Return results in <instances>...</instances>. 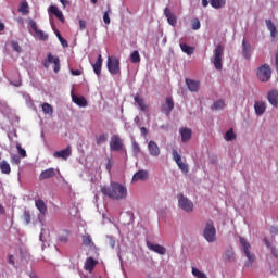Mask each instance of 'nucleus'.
Wrapping results in <instances>:
<instances>
[{
	"instance_id": "obj_40",
	"label": "nucleus",
	"mask_w": 278,
	"mask_h": 278,
	"mask_svg": "<svg viewBox=\"0 0 278 278\" xmlns=\"http://www.w3.org/2000/svg\"><path fill=\"white\" fill-rule=\"evenodd\" d=\"M54 34H55L56 38H59V41L61 42L62 47H64V48L68 47V41H66V39H64V37H62V34H60V30L55 29Z\"/></svg>"
},
{
	"instance_id": "obj_56",
	"label": "nucleus",
	"mask_w": 278,
	"mask_h": 278,
	"mask_svg": "<svg viewBox=\"0 0 278 278\" xmlns=\"http://www.w3.org/2000/svg\"><path fill=\"white\" fill-rule=\"evenodd\" d=\"M59 240H60V242H68V237L62 235V236L59 237Z\"/></svg>"
},
{
	"instance_id": "obj_43",
	"label": "nucleus",
	"mask_w": 278,
	"mask_h": 278,
	"mask_svg": "<svg viewBox=\"0 0 278 278\" xmlns=\"http://www.w3.org/2000/svg\"><path fill=\"white\" fill-rule=\"evenodd\" d=\"M191 27H192L193 31L201 29V21H199V18H193L191 21Z\"/></svg>"
},
{
	"instance_id": "obj_27",
	"label": "nucleus",
	"mask_w": 278,
	"mask_h": 278,
	"mask_svg": "<svg viewBox=\"0 0 278 278\" xmlns=\"http://www.w3.org/2000/svg\"><path fill=\"white\" fill-rule=\"evenodd\" d=\"M254 110L258 116H262L266 112V104L264 102H255Z\"/></svg>"
},
{
	"instance_id": "obj_59",
	"label": "nucleus",
	"mask_w": 278,
	"mask_h": 278,
	"mask_svg": "<svg viewBox=\"0 0 278 278\" xmlns=\"http://www.w3.org/2000/svg\"><path fill=\"white\" fill-rule=\"evenodd\" d=\"M202 5H203V8H207V5H210V1L202 0Z\"/></svg>"
},
{
	"instance_id": "obj_42",
	"label": "nucleus",
	"mask_w": 278,
	"mask_h": 278,
	"mask_svg": "<svg viewBox=\"0 0 278 278\" xmlns=\"http://www.w3.org/2000/svg\"><path fill=\"white\" fill-rule=\"evenodd\" d=\"M96 142H97L98 147H101V144H104V142H108V135L103 134V135L98 136L96 138Z\"/></svg>"
},
{
	"instance_id": "obj_62",
	"label": "nucleus",
	"mask_w": 278,
	"mask_h": 278,
	"mask_svg": "<svg viewBox=\"0 0 278 278\" xmlns=\"http://www.w3.org/2000/svg\"><path fill=\"white\" fill-rule=\"evenodd\" d=\"M5 29V25L0 22V31H3Z\"/></svg>"
},
{
	"instance_id": "obj_64",
	"label": "nucleus",
	"mask_w": 278,
	"mask_h": 278,
	"mask_svg": "<svg viewBox=\"0 0 278 278\" xmlns=\"http://www.w3.org/2000/svg\"><path fill=\"white\" fill-rule=\"evenodd\" d=\"M91 3L96 4V3H97V0H91Z\"/></svg>"
},
{
	"instance_id": "obj_26",
	"label": "nucleus",
	"mask_w": 278,
	"mask_h": 278,
	"mask_svg": "<svg viewBox=\"0 0 278 278\" xmlns=\"http://www.w3.org/2000/svg\"><path fill=\"white\" fill-rule=\"evenodd\" d=\"M35 205H36L37 210H39L40 214H42V216H45V214H47V204L45 203V200H42V199L36 200Z\"/></svg>"
},
{
	"instance_id": "obj_7",
	"label": "nucleus",
	"mask_w": 278,
	"mask_h": 278,
	"mask_svg": "<svg viewBox=\"0 0 278 278\" xmlns=\"http://www.w3.org/2000/svg\"><path fill=\"white\" fill-rule=\"evenodd\" d=\"M50 64L54 65V68H53L54 73L56 74L60 73V68H61L60 58L53 56L51 52L47 54V59L45 60V63H43L45 68H49Z\"/></svg>"
},
{
	"instance_id": "obj_54",
	"label": "nucleus",
	"mask_w": 278,
	"mask_h": 278,
	"mask_svg": "<svg viewBox=\"0 0 278 278\" xmlns=\"http://www.w3.org/2000/svg\"><path fill=\"white\" fill-rule=\"evenodd\" d=\"M9 264H11V266H16V263L14 262V255L12 254L9 255Z\"/></svg>"
},
{
	"instance_id": "obj_34",
	"label": "nucleus",
	"mask_w": 278,
	"mask_h": 278,
	"mask_svg": "<svg viewBox=\"0 0 278 278\" xmlns=\"http://www.w3.org/2000/svg\"><path fill=\"white\" fill-rule=\"evenodd\" d=\"M18 12H21L23 16H27V14H29V4L27 3V1H23L21 3Z\"/></svg>"
},
{
	"instance_id": "obj_3",
	"label": "nucleus",
	"mask_w": 278,
	"mask_h": 278,
	"mask_svg": "<svg viewBox=\"0 0 278 278\" xmlns=\"http://www.w3.org/2000/svg\"><path fill=\"white\" fill-rule=\"evenodd\" d=\"M225 53V48L223 45L218 43L213 50V64L216 71H223V54Z\"/></svg>"
},
{
	"instance_id": "obj_10",
	"label": "nucleus",
	"mask_w": 278,
	"mask_h": 278,
	"mask_svg": "<svg viewBox=\"0 0 278 278\" xmlns=\"http://www.w3.org/2000/svg\"><path fill=\"white\" fill-rule=\"evenodd\" d=\"M172 155H173V160L176 162L178 168H180V170L182 173H188L189 172L188 164H186L181 161V155H179V152H177V150L174 149L172 152Z\"/></svg>"
},
{
	"instance_id": "obj_44",
	"label": "nucleus",
	"mask_w": 278,
	"mask_h": 278,
	"mask_svg": "<svg viewBox=\"0 0 278 278\" xmlns=\"http://www.w3.org/2000/svg\"><path fill=\"white\" fill-rule=\"evenodd\" d=\"M223 108H225V100H217L212 106L213 110H223Z\"/></svg>"
},
{
	"instance_id": "obj_46",
	"label": "nucleus",
	"mask_w": 278,
	"mask_h": 278,
	"mask_svg": "<svg viewBox=\"0 0 278 278\" xmlns=\"http://www.w3.org/2000/svg\"><path fill=\"white\" fill-rule=\"evenodd\" d=\"M16 149L20 157H27V151H25V149H23L21 144H17Z\"/></svg>"
},
{
	"instance_id": "obj_63",
	"label": "nucleus",
	"mask_w": 278,
	"mask_h": 278,
	"mask_svg": "<svg viewBox=\"0 0 278 278\" xmlns=\"http://www.w3.org/2000/svg\"><path fill=\"white\" fill-rule=\"evenodd\" d=\"M29 277H30V278H38V276H37L36 274H34V273H30V274H29Z\"/></svg>"
},
{
	"instance_id": "obj_51",
	"label": "nucleus",
	"mask_w": 278,
	"mask_h": 278,
	"mask_svg": "<svg viewBox=\"0 0 278 278\" xmlns=\"http://www.w3.org/2000/svg\"><path fill=\"white\" fill-rule=\"evenodd\" d=\"M112 164H113L112 159H108L105 168L109 173L112 170Z\"/></svg>"
},
{
	"instance_id": "obj_17",
	"label": "nucleus",
	"mask_w": 278,
	"mask_h": 278,
	"mask_svg": "<svg viewBox=\"0 0 278 278\" xmlns=\"http://www.w3.org/2000/svg\"><path fill=\"white\" fill-rule=\"evenodd\" d=\"M165 17L167 18L168 25H172V27H175L177 25V16L170 12V9L165 8L164 9Z\"/></svg>"
},
{
	"instance_id": "obj_22",
	"label": "nucleus",
	"mask_w": 278,
	"mask_h": 278,
	"mask_svg": "<svg viewBox=\"0 0 278 278\" xmlns=\"http://www.w3.org/2000/svg\"><path fill=\"white\" fill-rule=\"evenodd\" d=\"M48 12L50 14H53L54 16H56V18H59V21H61V23H64L65 18H64V13H62L60 11V9H58V7L55 5H50L48 9Z\"/></svg>"
},
{
	"instance_id": "obj_20",
	"label": "nucleus",
	"mask_w": 278,
	"mask_h": 278,
	"mask_svg": "<svg viewBox=\"0 0 278 278\" xmlns=\"http://www.w3.org/2000/svg\"><path fill=\"white\" fill-rule=\"evenodd\" d=\"M102 66H103V56L99 54L96 63L92 65L93 73L97 75V77H101Z\"/></svg>"
},
{
	"instance_id": "obj_50",
	"label": "nucleus",
	"mask_w": 278,
	"mask_h": 278,
	"mask_svg": "<svg viewBox=\"0 0 278 278\" xmlns=\"http://www.w3.org/2000/svg\"><path fill=\"white\" fill-rule=\"evenodd\" d=\"M12 164H21V156L18 155H13L11 159Z\"/></svg>"
},
{
	"instance_id": "obj_36",
	"label": "nucleus",
	"mask_w": 278,
	"mask_h": 278,
	"mask_svg": "<svg viewBox=\"0 0 278 278\" xmlns=\"http://www.w3.org/2000/svg\"><path fill=\"white\" fill-rule=\"evenodd\" d=\"M42 112L43 114H48L49 116H53V106L49 103H43L42 104Z\"/></svg>"
},
{
	"instance_id": "obj_60",
	"label": "nucleus",
	"mask_w": 278,
	"mask_h": 278,
	"mask_svg": "<svg viewBox=\"0 0 278 278\" xmlns=\"http://www.w3.org/2000/svg\"><path fill=\"white\" fill-rule=\"evenodd\" d=\"M271 253L275 257H278L277 250L275 248H271Z\"/></svg>"
},
{
	"instance_id": "obj_25",
	"label": "nucleus",
	"mask_w": 278,
	"mask_h": 278,
	"mask_svg": "<svg viewBox=\"0 0 278 278\" xmlns=\"http://www.w3.org/2000/svg\"><path fill=\"white\" fill-rule=\"evenodd\" d=\"M180 136L182 142H188L192 138V130L190 128H181Z\"/></svg>"
},
{
	"instance_id": "obj_49",
	"label": "nucleus",
	"mask_w": 278,
	"mask_h": 278,
	"mask_svg": "<svg viewBox=\"0 0 278 278\" xmlns=\"http://www.w3.org/2000/svg\"><path fill=\"white\" fill-rule=\"evenodd\" d=\"M103 21H104L105 25H110V23H111V20H110V11L104 12V14H103Z\"/></svg>"
},
{
	"instance_id": "obj_58",
	"label": "nucleus",
	"mask_w": 278,
	"mask_h": 278,
	"mask_svg": "<svg viewBox=\"0 0 278 278\" xmlns=\"http://www.w3.org/2000/svg\"><path fill=\"white\" fill-rule=\"evenodd\" d=\"M263 242L265 243V245H266L268 249H270V241H268L267 238H264V239H263Z\"/></svg>"
},
{
	"instance_id": "obj_19",
	"label": "nucleus",
	"mask_w": 278,
	"mask_h": 278,
	"mask_svg": "<svg viewBox=\"0 0 278 278\" xmlns=\"http://www.w3.org/2000/svg\"><path fill=\"white\" fill-rule=\"evenodd\" d=\"M185 81L190 92H199V88L201 87L200 81L190 78H186Z\"/></svg>"
},
{
	"instance_id": "obj_11",
	"label": "nucleus",
	"mask_w": 278,
	"mask_h": 278,
	"mask_svg": "<svg viewBox=\"0 0 278 278\" xmlns=\"http://www.w3.org/2000/svg\"><path fill=\"white\" fill-rule=\"evenodd\" d=\"M110 149L111 151H121L123 149V139H121V136L113 135L111 137Z\"/></svg>"
},
{
	"instance_id": "obj_47",
	"label": "nucleus",
	"mask_w": 278,
	"mask_h": 278,
	"mask_svg": "<svg viewBox=\"0 0 278 278\" xmlns=\"http://www.w3.org/2000/svg\"><path fill=\"white\" fill-rule=\"evenodd\" d=\"M12 49L13 51H16V53H21L23 49L21 48V45H18V41H12Z\"/></svg>"
},
{
	"instance_id": "obj_4",
	"label": "nucleus",
	"mask_w": 278,
	"mask_h": 278,
	"mask_svg": "<svg viewBox=\"0 0 278 278\" xmlns=\"http://www.w3.org/2000/svg\"><path fill=\"white\" fill-rule=\"evenodd\" d=\"M106 68L112 75H121V60L116 56H109Z\"/></svg>"
},
{
	"instance_id": "obj_8",
	"label": "nucleus",
	"mask_w": 278,
	"mask_h": 278,
	"mask_svg": "<svg viewBox=\"0 0 278 278\" xmlns=\"http://www.w3.org/2000/svg\"><path fill=\"white\" fill-rule=\"evenodd\" d=\"M260 81H269L270 76L273 75V72L270 71V65L264 64L261 66L256 73Z\"/></svg>"
},
{
	"instance_id": "obj_39",
	"label": "nucleus",
	"mask_w": 278,
	"mask_h": 278,
	"mask_svg": "<svg viewBox=\"0 0 278 278\" xmlns=\"http://www.w3.org/2000/svg\"><path fill=\"white\" fill-rule=\"evenodd\" d=\"M130 62L132 64H139L140 62V52H138V50H135L131 54H130Z\"/></svg>"
},
{
	"instance_id": "obj_30",
	"label": "nucleus",
	"mask_w": 278,
	"mask_h": 278,
	"mask_svg": "<svg viewBox=\"0 0 278 278\" xmlns=\"http://www.w3.org/2000/svg\"><path fill=\"white\" fill-rule=\"evenodd\" d=\"M135 102L138 104L141 112H147V110H149V106L144 103V99L140 98L139 96L135 97Z\"/></svg>"
},
{
	"instance_id": "obj_41",
	"label": "nucleus",
	"mask_w": 278,
	"mask_h": 278,
	"mask_svg": "<svg viewBox=\"0 0 278 278\" xmlns=\"http://www.w3.org/2000/svg\"><path fill=\"white\" fill-rule=\"evenodd\" d=\"M193 277H197V278H207V275H205V273L199 270L197 267H192V270H191Z\"/></svg>"
},
{
	"instance_id": "obj_57",
	"label": "nucleus",
	"mask_w": 278,
	"mask_h": 278,
	"mask_svg": "<svg viewBox=\"0 0 278 278\" xmlns=\"http://www.w3.org/2000/svg\"><path fill=\"white\" fill-rule=\"evenodd\" d=\"M60 3H62L63 8H66L71 2L68 0H60Z\"/></svg>"
},
{
	"instance_id": "obj_37",
	"label": "nucleus",
	"mask_w": 278,
	"mask_h": 278,
	"mask_svg": "<svg viewBox=\"0 0 278 278\" xmlns=\"http://www.w3.org/2000/svg\"><path fill=\"white\" fill-rule=\"evenodd\" d=\"M83 244L85 247H94V242H92V237L88 233L83 236Z\"/></svg>"
},
{
	"instance_id": "obj_9",
	"label": "nucleus",
	"mask_w": 278,
	"mask_h": 278,
	"mask_svg": "<svg viewBox=\"0 0 278 278\" xmlns=\"http://www.w3.org/2000/svg\"><path fill=\"white\" fill-rule=\"evenodd\" d=\"M28 25L30 29H33V31L36 34L37 38H39V40H42L43 42H47V40H49V35L38 29V25H36V22H34V20H29Z\"/></svg>"
},
{
	"instance_id": "obj_16",
	"label": "nucleus",
	"mask_w": 278,
	"mask_h": 278,
	"mask_svg": "<svg viewBox=\"0 0 278 278\" xmlns=\"http://www.w3.org/2000/svg\"><path fill=\"white\" fill-rule=\"evenodd\" d=\"M148 150L150 155H152V157H160V146H157V143L155 141H150L148 143Z\"/></svg>"
},
{
	"instance_id": "obj_2",
	"label": "nucleus",
	"mask_w": 278,
	"mask_h": 278,
	"mask_svg": "<svg viewBox=\"0 0 278 278\" xmlns=\"http://www.w3.org/2000/svg\"><path fill=\"white\" fill-rule=\"evenodd\" d=\"M239 240L242 247V251L245 257L248 258L244 265L247 268H251V266H253V262H255V254L251 253V244L249 243V241H247V239L240 237Z\"/></svg>"
},
{
	"instance_id": "obj_28",
	"label": "nucleus",
	"mask_w": 278,
	"mask_h": 278,
	"mask_svg": "<svg viewBox=\"0 0 278 278\" xmlns=\"http://www.w3.org/2000/svg\"><path fill=\"white\" fill-rule=\"evenodd\" d=\"M265 23H266L267 29L270 31L271 38H275V36H277V27L270 20H266Z\"/></svg>"
},
{
	"instance_id": "obj_48",
	"label": "nucleus",
	"mask_w": 278,
	"mask_h": 278,
	"mask_svg": "<svg viewBox=\"0 0 278 278\" xmlns=\"http://www.w3.org/2000/svg\"><path fill=\"white\" fill-rule=\"evenodd\" d=\"M132 153L135 155H138V153H140V144H138V142L132 143Z\"/></svg>"
},
{
	"instance_id": "obj_12",
	"label": "nucleus",
	"mask_w": 278,
	"mask_h": 278,
	"mask_svg": "<svg viewBox=\"0 0 278 278\" xmlns=\"http://www.w3.org/2000/svg\"><path fill=\"white\" fill-rule=\"evenodd\" d=\"M175 110V102H173V98L168 97L166 98V101L164 104L161 106V111L163 114H166V116L170 115V113Z\"/></svg>"
},
{
	"instance_id": "obj_13",
	"label": "nucleus",
	"mask_w": 278,
	"mask_h": 278,
	"mask_svg": "<svg viewBox=\"0 0 278 278\" xmlns=\"http://www.w3.org/2000/svg\"><path fill=\"white\" fill-rule=\"evenodd\" d=\"M73 153V150L71 149V146H67L66 149H63L61 151H55L53 153V157H56V160H67Z\"/></svg>"
},
{
	"instance_id": "obj_1",
	"label": "nucleus",
	"mask_w": 278,
	"mask_h": 278,
	"mask_svg": "<svg viewBox=\"0 0 278 278\" xmlns=\"http://www.w3.org/2000/svg\"><path fill=\"white\" fill-rule=\"evenodd\" d=\"M101 192L104 197H109V199H113L115 201H123V199H127V187L118 182H111L109 187H102Z\"/></svg>"
},
{
	"instance_id": "obj_53",
	"label": "nucleus",
	"mask_w": 278,
	"mask_h": 278,
	"mask_svg": "<svg viewBox=\"0 0 278 278\" xmlns=\"http://www.w3.org/2000/svg\"><path fill=\"white\" fill-rule=\"evenodd\" d=\"M71 74L74 75L75 77L81 75V70H71Z\"/></svg>"
},
{
	"instance_id": "obj_29",
	"label": "nucleus",
	"mask_w": 278,
	"mask_h": 278,
	"mask_svg": "<svg viewBox=\"0 0 278 278\" xmlns=\"http://www.w3.org/2000/svg\"><path fill=\"white\" fill-rule=\"evenodd\" d=\"M0 170H1V173H3V175H10V173H12L10 163H7V161H1L0 162Z\"/></svg>"
},
{
	"instance_id": "obj_38",
	"label": "nucleus",
	"mask_w": 278,
	"mask_h": 278,
	"mask_svg": "<svg viewBox=\"0 0 278 278\" xmlns=\"http://www.w3.org/2000/svg\"><path fill=\"white\" fill-rule=\"evenodd\" d=\"M212 8H215V10H218L220 8H224L226 0H210Z\"/></svg>"
},
{
	"instance_id": "obj_6",
	"label": "nucleus",
	"mask_w": 278,
	"mask_h": 278,
	"mask_svg": "<svg viewBox=\"0 0 278 278\" xmlns=\"http://www.w3.org/2000/svg\"><path fill=\"white\" fill-rule=\"evenodd\" d=\"M178 205L185 212H193L194 211V203L190 201L188 198L184 195V193L178 194Z\"/></svg>"
},
{
	"instance_id": "obj_21",
	"label": "nucleus",
	"mask_w": 278,
	"mask_h": 278,
	"mask_svg": "<svg viewBox=\"0 0 278 278\" xmlns=\"http://www.w3.org/2000/svg\"><path fill=\"white\" fill-rule=\"evenodd\" d=\"M148 249L150 251H154V253H159V255H166V248L155 244V243H147Z\"/></svg>"
},
{
	"instance_id": "obj_55",
	"label": "nucleus",
	"mask_w": 278,
	"mask_h": 278,
	"mask_svg": "<svg viewBox=\"0 0 278 278\" xmlns=\"http://www.w3.org/2000/svg\"><path fill=\"white\" fill-rule=\"evenodd\" d=\"M140 132H141V136H148L149 129H147V127H141Z\"/></svg>"
},
{
	"instance_id": "obj_33",
	"label": "nucleus",
	"mask_w": 278,
	"mask_h": 278,
	"mask_svg": "<svg viewBox=\"0 0 278 278\" xmlns=\"http://www.w3.org/2000/svg\"><path fill=\"white\" fill-rule=\"evenodd\" d=\"M180 49L182 53H186L187 55H192V53H194V47L188 46V43H180Z\"/></svg>"
},
{
	"instance_id": "obj_32",
	"label": "nucleus",
	"mask_w": 278,
	"mask_h": 278,
	"mask_svg": "<svg viewBox=\"0 0 278 278\" xmlns=\"http://www.w3.org/2000/svg\"><path fill=\"white\" fill-rule=\"evenodd\" d=\"M72 99L76 103V105H79V108H86V105H88V101H86V98L84 97L73 96Z\"/></svg>"
},
{
	"instance_id": "obj_52",
	"label": "nucleus",
	"mask_w": 278,
	"mask_h": 278,
	"mask_svg": "<svg viewBox=\"0 0 278 278\" xmlns=\"http://www.w3.org/2000/svg\"><path fill=\"white\" fill-rule=\"evenodd\" d=\"M79 29H80L81 31H84V29H86V21L79 20Z\"/></svg>"
},
{
	"instance_id": "obj_23",
	"label": "nucleus",
	"mask_w": 278,
	"mask_h": 278,
	"mask_svg": "<svg viewBox=\"0 0 278 278\" xmlns=\"http://www.w3.org/2000/svg\"><path fill=\"white\" fill-rule=\"evenodd\" d=\"M99 264V262L92 257H88L85 261V265L84 268L85 270H88L89 273H92V270H94V266H97Z\"/></svg>"
},
{
	"instance_id": "obj_24",
	"label": "nucleus",
	"mask_w": 278,
	"mask_h": 278,
	"mask_svg": "<svg viewBox=\"0 0 278 278\" xmlns=\"http://www.w3.org/2000/svg\"><path fill=\"white\" fill-rule=\"evenodd\" d=\"M267 99L274 108H278V91L271 90L268 92Z\"/></svg>"
},
{
	"instance_id": "obj_31",
	"label": "nucleus",
	"mask_w": 278,
	"mask_h": 278,
	"mask_svg": "<svg viewBox=\"0 0 278 278\" xmlns=\"http://www.w3.org/2000/svg\"><path fill=\"white\" fill-rule=\"evenodd\" d=\"M224 262H233L236 260V254L233 253V249L227 250L223 255Z\"/></svg>"
},
{
	"instance_id": "obj_18",
	"label": "nucleus",
	"mask_w": 278,
	"mask_h": 278,
	"mask_svg": "<svg viewBox=\"0 0 278 278\" xmlns=\"http://www.w3.org/2000/svg\"><path fill=\"white\" fill-rule=\"evenodd\" d=\"M55 176V168L50 167L45 169L39 175V181H45L46 179H51Z\"/></svg>"
},
{
	"instance_id": "obj_35",
	"label": "nucleus",
	"mask_w": 278,
	"mask_h": 278,
	"mask_svg": "<svg viewBox=\"0 0 278 278\" xmlns=\"http://www.w3.org/2000/svg\"><path fill=\"white\" fill-rule=\"evenodd\" d=\"M224 138L226 142H231V140H236L237 136L236 132H233V128L227 130Z\"/></svg>"
},
{
	"instance_id": "obj_15",
	"label": "nucleus",
	"mask_w": 278,
	"mask_h": 278,
	"mask_svg": "<svg viewBox=\"0 0 278 278\" xmlns=\"http://www.w3.org/2000/svg\"><path fill=\"white\" fill-rule=\"evenodd\" d=\"M149 179V172L144 169H139L137 173L132 176V181H147Z\"/></svg>"
},
{
	"instance_id": "obj_61",
	"label": "nucleus",
	"mask_w": 278,
	"mask_h": 278,
	"mask_svg": "<svg viewBox=\"0 0 278 278\" xmlns=\"http://www.w3.org/2000/svg\"><path fill=\"white\" fill-rule=\"evenodd\" d=\"M0 214H5V208L0 204Z\"/></svg>"
},
{
	"instance_id": "obj_14",
	"label": "nucleus",
	"mask_w": 278,
	"mask_h": 278,
	"mask_svg": "<svg viewBox=\"0 0 278 278\" xmlns=\"http://www.w3.org/2000/svg\"><path fill=\"white\" fill-rule=\"evenodd\" d=\"M253 51V47L251 43L247 42V39L243 38L242 40V55L244 60H251V52Z\"/></svg>"
},
{
	"instance_id": "obj_5",
	"label": "nucleus",
	"mask_w": 278,
	"mask_h": 278,
	"mask_svg": "<svg viewBox=\"0 0 278 278\" xmlns=\"http://www.w3.org/2000/svg\"><path fill=\"white\" fill-rule=\"evenodd\" d=\"M203 236L206 241L216 242V228L214 227V222L206 223Z\"/></svg>"
},
{
	"instance_id": "obj_45",
	"label": "nucleus",
	"mask_w": 278,
	"mask_h": 278,
	"mask_svg": "<svg viewBox=\"0 0 278 278\" xmlns=\"http://www.w3.org/2000/svg\"><path fill=\"white\" fill-rule=\"evenodd\" d=\"M23 219L25 220L26 225H29L31 223V214L29 211H24Z\"/></svg>"
}]
</instances>
